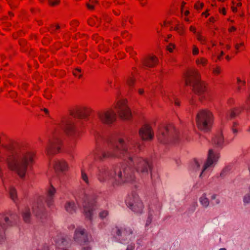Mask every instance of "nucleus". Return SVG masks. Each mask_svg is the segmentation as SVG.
<instances>
[{
    "instance_id": "obj_9",
    "label": "nucleus",
    "mask_w": 250,
    "mask_h": 250,
    "mask_svg": "<svg viewBox=\"0 0 250 250\" xmlns=\"http://www.w3.org/2000/svg\"><path fill=\"white\" fill-rule=\"evenodd\" d=\"M212 114L208 110H200L196 116V124L198 128L207 131L209 130L213 122Z\"/></svg>"
},
{
    "instance_id": "obj_63",
    "label": "nucleus",
    "mask_w": 250,
    "mask_h": 250,
    "mask_svg": "<svg viewBox=\"0 0 250 250\" xmlns=\"http://www.w3.org/2000/svg\"><path fill=\"white\" fill-rule=\"evenodd\" d=\"M189 13V12L188 11H186L185 12V15L186 16H188Z\"/></svg>"
},
{
    "instance_id": "obj_40",
    "label": "nucleus",
    "mask_w": 250,
    "mask_h": 250,
    "mask_svg": "<svg viewBox=\"0 0 250 250\" xmlns=\"http://www.w3.org/2000/svg\"><path fill=\"white\" fill-rule=\"evenodd\" d=\"M174 30L176 31L180 35H183L185 33V31L182 27H176L174 28Z\"/></svg>"
},
{
    "instance_id": "obj_55",
    "label": "nucleus",
    "mask_w": 250,
    "mask_h": 250,
    "mask_svg": "<svg viewBox=\"0 0 250 250\" xmlns=\"http://www.w3.org/2000/svg\"><path fill=\"white\" fill-rule=\"evenodd\" d=\"M236 28L234 26H232L231 27L229 28V32H232L236 30Z\"/></svg>"
},
{
    "instance_id": "obj_43",
    "label": "nucleus",
    "mask_w": 250,
    "mask_h": 250,
    "mask_svg": "<svg viewBox=\"0 0 250 250\" xmlns=\"http://www.w3.org/2000/svg\"><path fill=\"white\" fill-rule=\"evenodd\" d=\"M217 195L216 194H212L211 196L210 199L212 200H215V204L216 205H218V204H219L220 203V200L219 199L217 198Z\"/></svg>"
},
{
    "instance_id": "obj_33",
    "label": "nucleus",
    "mask_w": 250,
    "mask_h": 250,
    "mask_svg": "<svg viewBox=\"0 0 250 250\" xmlns=\"http://www.w3.org/2000/svg\"><path fill=\"white\" fill-rule=\"evenodd\" d=\"M97 3L96 0H90L88 3L86 4L87 7L90 9L92 10L94 8V5Z\"/></svg>"
},
{
    "instance_id": "obj_54",
    "label": "nucleus",
    "mask_w": 250,
    "mask_h": 250,
    "mask_svg": "<svg viewBox=\"0 0 250 250\" xmlns=\"http://www.w3.org/2000/svg\"><path fill=\"white\" fill-rule=\"evenodd\" d=\"M247 104L248 105V107L250 109V96L248 100L247 101Z\"/></svg>"
},
{
    "instance_id": "obj_50",
    "label": "nucleus",
    "mask_w": 250,
    "mask_h": 250,
    "mask_svg": "<svg viewBox=\"0 0 250 250\" xmlns=\"http://www.w3.org/2000/svg\"><path fill=\"white\" fill-rule=\"evenodd\" d=\"M224 54L223 51H221L220 54L217 56V60L215 61V62H216L217 60H220L222 56H223Z\"/></svg>"
},
{
    "instance_id": "obj_36",
    "label": "nucleus",
    "mask_w": 250,
    "mask_h": 250,
    "mask_svg": "<svg viewBox=\"0 0 250 250\" xmlns=\"http://www.w3.org/2000/svg\"><path fill=\"white\" fill-rule=\"evenodd\" d=\"M197 40L201 42V43L203 44H207V40L206 39L201 35L200 34H197Z\"/></svg>"
},
{
    "instance_id": "obj_46",
    "label": "nucleus",
    "mask_w": 250,
    "mask_h": 250,
    "mask_svg": "<svg viewBox=\"0 0 250 250\" xmlns=\"http://www.w3.org/2000/svg\"><path fill=\"white\" fill-rule=\"evenodd\" d=\"M92 250V247L89 245H85L84 246H83L81 250Z\"/></svg>"
},
{
    "instance_id": "obj_39",
    "label": "nucleus",
    "mask_w": 250,
    "mask_h": 250,
    "mask_svg": "<svg viewBox=\"0 0 250 250\" xmlns=\"http://www.w3.org/2000/svg\"><path fill=\"white\" fill-rule=\"evenodd\" d=\"M244 46V43L243 42L240 43H236L235 44V48L237 51H239L242 50Z\"/></svg>"
},
{
    "instance_id": "obj_24",
    "label": "nucleus",
    "mask_w": 250,
    "mask_h": 250,
    "mask_svg": "<svg viewBox=\"0 0 250 250\" xmlns=\"http://www.w3.org/2000/svg\"><path fill=\"white\" fill-rule=\"evenodd\" d=\"M22 215L24 222L26 223L30 222L31 215L30 209L29 207H26L24 208L22 212Z\"/></svg>"
},
{
    "instance_id": "obj_8",
    "label": "nucleus",
    "mask_w": 250,
    "mask_h": 250,
    "mask_svg": "<svg viewBox=\"0 0 250 250\" xmlns=\"http://www.w3.org/2000/svg\"><path fill=\"white\" fill-rule=\"evenodd\" d=\"M178 131L172 125H161L158 129L157 137L160 142L166 143L168 141H176L178 137Z\"/></svg>"
},
{
    "instance_id": "obj_38",
    "label": "nucleus",
    "mask_w": 250,
    "mask_h": 250,
    "mask_svg": "<svg viewBox=\"0 0 250 250\" xmlns=\"http://www.w3.org/2000/svg\"><path fill=\"white\" fill-rule=\"evenodd\" d=\"M230 167H225L221 172L220 176L224 177L227 173L230 170Z\"/></svg>"
},
{
    "instance_id": "obj_29",
    "label": "nucleus",
    "mask_w": 250,
    "mask_h": 250,
    "mask_svg": "<svg viewBox=\"0 0 250 250\" xmlns=\"http://www.w3.org/2000/svg\"><path fill=\"white\" fill-rule=\"evenodd\" d=\"M243 202L245 205L250 204V191L246 193L243 197Z\"/></svg>"
},
{
    "instance_id": "obj_61",
    "label": "nucleus",
    "mask_w": 250,
    "mask_h": 250,
    "mask_svg": "<svg viewBox=\"0 0 250 250\" xmlns=\"http://www.w3.org/2000/svg\"><path fill=\"white\" fill-rule=\"evenodd\" d=\"M207 12H208V11H206L205 12H203L202 13V15H205L206 17H207L209 15V14L208 13H207Z\"/></svg>"
},
{
    "instance_id": "obj_13",
    "label": "nucleus",
    "mask_w": 250,
    "mask_h": 250,
    "mask_svg": "<svg viewBox=\"0 0 250 250\" xmlns=\"http://www.w3.org/2000/svg\"><path fill=\"white\" fill-rule=\"evenodd\" d=\"M116 114L112 109L98 112L97 118L103 124L111 125L116 120Z\"/></svg>"
},
{
    "instance_id": "obj_12",
    "label": "nucleus",
    "mask_w": 250,
    "mask_h": 250,
    "mask_svg": "<svg viewBox=\"0 0 250 250\" xmlns=\"http://www.w3.org/2000/svg\"><path fill=\"white\" fill-rule=\"evenodd\" d=\"M125 202L127 206L134 212L138 213L142 212L144 206L136 193H132L128 195Z\"/></svg>"
},
{
    "instance_id": "obj_17",
    "label": "nucleus",
    "mask_w": 250,
    "mask_h": 250,
    "mask_svg": "<svg viewBox=\"0 0 250 250\" xmlns=\"http://www.w3.org/2000/svg\"><path fill=\"white\" fill-rule=\"evenodd\" d=\"M74 238L75 240L80 244L85 243L88 240L85 230L81 228L76 229Z\"/></svg>"
},
{
    "instance_id": "obj_31",
    "label": "nucleus",
    "mask_w": 250,
    "mask_h": 250,
    "mask_svg": "<svg viewBox=\"0 0 250 250\" xmlns=\"http://www.w3.org/2000/svg\"><path fill=\"white\" fill-rule=\"evenodd\" d=\"M246 83L245 81H242L240 78H237V89L239 91L242 88V86L244 85Z\"/></svg>"
},
{
    "instance_id": "obj_11",
    "label": "nucleus",
    "mask_w": 250,
    "mask_h": 250,
    "mask_svg": "<svg viewBox=\"0 0 250 250\" xmlns=\"http://www.w3.org/2000/svg\"><path fill=\"white\" fill-rule=\"evenodd\" d=\"M220 155L219 152L215 150L209 149L208 153V158L205 163L200 177L203 176L207 172L210 171L216 164Z\"/></svg>"
},
{
    "instance_id": "obj_60",
    "label": "nucleus",
    "mask_w": 250,
    "mask_h": 250,
    "mask_svg": "<svg viewBox=\"0 0 250 250\" xmlns=\"http://www.w3.org/2000/svg\"><path fill=\"white\" fill-rule=\"evenodd\" d=\"M53 30H58L60 28V26L57 25H56L54 27H53Z\"/></svg>"
},
{
    "instance_id": "obj_25",
    "label": "nucleus",
    "mask_w": 250,
    "mask_h": 250,
    "mask_svg": "<svg viewBox=\"0 0 250 250\" xmlns=\"http://www.w3.org/2000/svg\"><path fill=\"white\" fill-rule=\"evenodd\" d=\"M199 202L202 206L207 208L209 205V199L207 198V195L206 193H203L199 199Z\"/></svg>"
},
{
    "instance_id": "obj_1",
    "label": "nucleus",
    "mask_w": 250,
    "mask_h": 250,
    "mask_svg": "<svg viewBox=\"0 0 250 250\" xmlns=\"http://www.w3.org/2000/svg\"><path fill=\"white\" fill-rule=\"evenodd\" d=\"M103 139L108 147L95 152V161L119 158L124 160L127 166L117 167L113 170L105 166L98 167L96 175L100 182L110 180L115 187L134 181L136 178V174L141 177L148 175L152 168V163L147 158L139 154L142 149L140 144L128 137L122 138L116 135L106 136Z\"/></svg>"
},
{
    "instance_id": "obj_16",
    "label": "nucleus",
    "mask_w": 250,
    "mask_h": 250,
    "mask_svg": "<svg viewBox=\"0 0 250 250\" xmlns=\"http://www.w3.org/2000/svg\"><path fill=\"white\" fill-rule=\"evenodd\" d=\"M139 135L143 140H151L154 137V133L149 125H145L140 128Z\"/></svg>"
},
{
    "instance_id": "obj_26",
    "label": "nucleus",
    "mask_w": 250,
    "mask_h": 250,
    "mask_svg": "<svg viewBox=\"0 0 250 250\" xmlns=\"http://www.w3.org/2000/svg\"><path fill=\"white\" fill-rule=\"evenodd\" d=\"M195 62L198 66L205 67L208 63V60L204 57H199L196 59Z\"/></svg>"
},
{
    "instance_id": "obj_41",
    "label": "nucleus",
    "mask_w": 250,
    "mask_h": 250,
    "mask_svg": "<svg viewBox=\"0 0 250 250\" xmlns=\"http://www.w3.org/2000/svg\"><path fill=\"white\" fill-rule=\"evenodd\" d=\"M199 53V49L197 47V46L195 45H193V48H192V54L194 56L197 55Z\"/></svg>"
},
{
    "instance_id": "obj_5",
    "label": "nucleus",
    "mask_w": 250,
    "mask_h": 250,
    "mask_svg": "<svg viewBox=\"0 0 250 250\" xmlns=\"http://www.w3.org/2000/svg\"><path fill=\"white\" fill-rule=\"evenodd\" d=\"M55 192V188L52 186H50L47 189L45 196L44 197H39L33 204L32 207L33 213L38 219L42 220L46 218L47 213L44 202H45L48 206H51L54 201V196Z\"/></svg>"
},
{
    "instance_id": "obj_47",
    "label": "nucleus",
    "mask_w": 250,
    "mask_h": 250,
    "mask_svg": "<svg viewBox=\"0 0 250 250\" xmlns=\"http://www.w3.org/2000/svg\"><path fill=\"white\" fill-rule=\"evenodd\" d=\"M200 163L196 160H194V167L196 169H198L200 168Z\"/></svg>"
},
{
    "instance_id": "obj_35",
    "label": "nucleus",
    "mask_w": 250,
    "mask_h": 250,
    "mask_svg": "<svg viewBox=\"0 0 250 250\" xmlns=\"http://www.w3.org/2000/svg\"><path fill=\"white\" fill-rule=\"evenodd\" d=\"M108 215V212L107 210H102L99 212V216L100 218L102 219H104L106 218V217Z\"/></svg>"
},
{
    "instance_id": "obj_51",
    "label": "nucleus",
    "mask_w": 250,
    "mask_h": 250,
    "mask_svg": "<svg viewBox=\"0 0 250 250\" xmlns=\"http://www.w3.org/2000/svg\"><path fill=\"white\" fill-rule=\"evenodd\" d=\"M189 30L190 31L193 32V33H196V28L193 26H191L189 28Z\"/></svg>"
},
{
    "instance_id": "obj_23",
    "label": "nucleus",
    "mask_w": 250,
    "mask_h": 250,
    "mask_svg": "<svg viewBox=\"0 0 250 250\" xmlns=\"http://www.w3.org/2000/svg\"><path fill=\"white\" fill-rule=\"evenodd\" d=\"M242 110L241 108H235L231 110L226 114V118L227 119H232L238 115Z\"/></svg>"
},
{
    "instance_id": "obj_14",
    "label": "nucleus",
    "mask_w": 250,
    "mask_h": 250,
    "mask_svg": "<svg viewBox=\"0 0 250 250\" xmlns=\"http://www.w3.org/2000/svg\"><path fill=\"white\" fill-rule=\"evenodd\" d=\"M126 103V100H120L117 102L115 107L119 116L124 120H129L131 117L130 110Z\"/></svg>"
},
{
    "instance_id": "obj_6",
    "label": "nucleus",
    "mask_w": 250,
    "mask_h": 250,
    "mask_svg": "<svg viewBox=\"0 0 250 250\" xmlns=\"http://www.w3.org/2000/svg\"><path fill=\"white\" fill-rule=\"evenodd\" d=\"M185 83L192 87L194 92L200 96L201 100L205 99L208 96L204 83L200 79V75L196 69L189 70L186 76Z\"/></svg>"
},
{
    "instance_id": "obj_62",
    "label": "nucleus",
    "mask_w": 250,
    "mask_h": 250,
    "mask_svg": "<svg viewBox=\"0 0 250 250\" xmlns=\"http://www.w3.org/2000/svg\"><path fill=\"white\" fill-rule=\"evenodd\" d=\"M226 47L227 49L229 50L230 49L231 46H230V45L228 44L226 45Z\"/></svg>"
},
{
    "instance_id": "obj_59",
    "label": "nucleus",
    "mask_w": 250,
    "mask_h": 250,
    "mask_svg": "<svg viewBox=\"0 0 250 250\" xmlns=\"http://www.w3.org/2000/svg\"><path fill=\"white\" fill-rule=\"evenodd\" d=\"M43 111H44V112L46 115L48 114V113H49V111H48V109H46V108H43Z\"/></svg>"
},
{
    "instance_id": "obj_58",
    "label": "nucleus",
    "mask_w": 250,
    "mask_h": 250,
    "mask_svg": "<svg viewBox=\"0 0 250 250\" xmlns=\"http://www.w3.org/2000/svg\"><path fill=\"white\" fill-rule=\"evenodd\" d=\"M138 93L140 95H142L144 93V90L143 89H139L138 90Z\"/></svg>"
},
{
    "instance_id": "obj_20",
    "label": "nucleus",
    "mask_w": 250,
    "mask_h": 250,
    "mask_svg": "<svg viewBox=\"0 0 250 250\" xmlns=\"http://www.w3.org/2000/svg\"><path fill=\"white\" fill-rule=\"evenodd\" d=\"M162 96L164 100H168L171 102L174 101L176 105L179 106L180 105L179 103L178 102L177 99L171 92H164V93H162Z\"/></svg>"
},
{
    "instance_id": "obj_37",
    "label": "nucleus",
    "mask_w": 250,
    "mask_h": 250,
    "mask_svg": "<svg viewBox=\"0 0 250 250\" xmlns=\"http://www.w3.org/2000/svg\"><path fill=\"white\" fill-rule=\"evenodd\" d=\"M134 82V80L132 76H128L126 80V83L129 86H131L133 84Z\"/></svg>"
},
{
    "instance_id": "obj_22",
    "label": "nucleus",
    "mask_w": 250,
    "mask_h": 250,
    "mask_svg": "<svg viewBox=\"0 0 250 250\" xmlns=\"http://www.w3.org/2000/svg\"><path fill=\"white\" fill-rule=\"evenodd\" d=\"M214 145L219 147H222L224 144V139L221 133H219L213 139Z\"/></svg>"
},
{
    "instance_id": "obj_18",
    "label": "nucleus",
    "mask_w": 250,
    "mask_h": 250,
    "mask_svg": "<svg viewBox=\"0 0 250 250\" xmlns=\"http://www.w3.org/2000/svg\"><path fill=\"white\" fill-rule=\"evenodd\" d=\"M143 66L145 67H153L158 63V59L154 56H149L142 61Z\"/></svg>"
},
{
    "instance_id": "obj_27",
    "label": "nucleus",
    "mask_w": 250,
    "mask_h": 250,
    "mask_svg": "<svg viewBox=\"0 0 250 250\" xmlns=\"http://www.w3.org/2000/svg\"><path fill=\"white\" fill-rule=\"evenodd\" d=\"M81 179L86 185L89 186L90 185V180L83 169H81Z\"/></svg>"
},
{
    "instance_id": "obj_64",
    "label": "nucleus",
    "mask_w": 250,
    "mask_h": 250,
    "mask_svg": "<svg viewBox=\"0 0 250 250\" xmlns=\"http://www.w3.org/2000/svg\"><path fill=\"white\" fill-rule=\"evenodd\" d=\"M226 59L228 60V61H229L230 60V57H229V56L227 55L226 57Z\"/></svg>"
},
{
    "instance_id": "obj_2",
    "label": "nucleus",
    "mask_w": 250,
    "mask_h": 250,
    "mask_svg": "<svg viewBox=\"0 0 250 250\" xmlns=\"http://www.w3.org/2000/svg\"><path fill=\"white\" fill-rule=\"evenodd\" d=\"M4 158L9 169L24 177L27 167L33 162L34 153L23 146L8 145L4 146Z\"/></svg>"
},
{
    "instance_id": "obj_28",
    "label": "nucleus",
    "mask_w": 250,
    "mask_h": 250,
    "mask_svg": "<svg viewBox=\"0 0 250 250\" xmlns=\"http://www.w3.org/2000/svg\"><path fill=\"white\" fill-rule=\"evenodd\" d=\"M9 195L13 201L16 203L17 200V191L13 187H11L9 188Z\"/></svg>"
},
{
    "instance_id": "obj_21",
    "label": "nucleus",
    "mask_w": 250,
    "mask_h": 250,
    "mask_svg": "<svg viewBox=\"0 0 250 250\" xmlns=\"http://www.w3.org/2000/svg\"><path fill=\"white\" fill-rule=\"evenodd\" d=\"M64 208L67 212L73 214L76 212L77 206L73 201H68L66 202Z\"/></svg>"
},
{
    "instance_id": "obj_53",
    "label": "nucleus",
    "mask_w": 250,
    "mask_h": 250,
    "mask_svg": "<svg viewBox=\"0 0 250 250\" xmlns=\"http://www.w3.org/2000/svg\"><path fill=\"white\" fill-rule=\"evenodd\" d=\"M220 12L222 13L224 15H226V11L224 8H222V9H220Z\"/></svg>"
},
{
    "instance_id": "obj_7",
    "label": "nucleus",
    "mask_w": 250,
    "mask_h": 250,
    "mask_svg": "<svg viewBox=\"0 0 250 250\" xmlns=\"http://www.w3.org/2000/svg\"><path fill=\"white\" fill-rule=\"evenodd\" d=\"M19 218L17 214L11 211L0 213V245L3 244L6 240V230L15 225Z\"/></svg>"
},
{
    "instance_id": "obj_52",
    "label": "nucleus",
    "mask_w": 250,
    "mask_h": 250,
    "mask_svg": "<svg viewBox=\"0 0 250 250\" xmlns=\"http://www.w3.org/2000/svg\"><path fill=\"white\" fill-rule=\"evenodd\" d=\"M173 45H171L170 46H168V48H167V50L170 52H172V50H173Z\"/></svg>"
},
{
    "instance_id": "obj_3",
    "label": "nucleus",
    "mask_w": 250,
    "mask_h": 250,
    "mask_svg": "<svg viewBox=\"0 0 250 250\" xmlns=\"http://www.w3.org/2000/svg\"><path fill=\"white\" fill-rule=\"evenodd\" d=\"M92 110L86 106L82 107L75 111L62 118L57 122L55 125V132L60 133L65 132L67 135L74 137L77 136L76 127L79 126V123L84 125V121H86L87 117L92 113Z\"/></svg>"
},
{
    "instance_id": "obj_42",
    "label": "nucleus",
    "mask_w": 250,
    "mask_h": 250,
    "mask_svg": "<svg viewBox=\"0 0 250 250\" xmlns=\"http://www.w3.org/2000/svg\"><path fill=\"white\" fill-rule=\"evenodd\" d=\"M48 3L51 6H55L58 4L60 0H47Z\"/></svg>"
},
{
    "instance_id": "obj_32",
    "label": "nucleus",
    "mask_w": 250,
    "mask_h": 250,
    "mask_svg": "<svg viewBox=\"0 0 250 250\" xmlns=\"http://www.w3.org/2000/svg\"><path fill=\"white\" fill-rule=\"evenodd\" d=\"M212 73L214 75H218L221 73V67L218 65H215L212 68Z\"/></svg>"
},
{
    "instance_id": "obj_45",
    "label": "nucleus",
    "mask_w": 250,
    "mask_h": 250,
    "mask_svg": "<svg viewBox=\"0 0 250 250\" xmlns=\"http://www.w3.org/2000/svg\"><path fill=\"white\" fill-rule=\"evenodd\" d=\"M96 20L97 21H98V20L97 19H95V18L91 19L89 20L88 21V24L91 26L96 24V22H95Z\"/></svg>"
},
{
    "instance_id": "obj_4",
    "label": "nucleus",
    "mask_w": 250,
    "mask_h": 250,
    "mask_svg": "<svg viewBox=\"0 0 250 250\" xmlns=\"http://www.w3.org/2000/svg\"><path fill=\"white\" fill-rule=\"evenodd\" d=\"M58 133L55 132L48 140L45 146V153L49 159L59 153L62 146V141L58 136ZM49 166L53 167L56 171L63 172L68 169V165L63 160H49Z\"/></svg>"
},
{
    "instance_id": "obj_15",
    "label": "nucleus",
    "mask_w": 250,
    "mask_h": 250,
    "mask_svg": "<svg viewBox=\"0 0 250 250\" xmlns=\"http://www.w3.org/2000/svg\"><path fill=\"white\" fill-rule=\"evenodd\" d=\"M115 236L122 243L125 244L134 239L132 235L133 231L129 228L119 229L116 228L115 229Z\"/></svg>"
},
{
    "instance_id": "obj_34",
    "label": "nucleus",
    "mask_w": 250,
    "mask_h": 250,
    "mask_svg": "<svg viewBox=\"0 0 250 250\" xmlns=\"http://www.w3.org/2000/svg\"><path fill=\"white\" fill-rule=\"evenodd\" d=\"M73 75L76 77H78L79 78H81L82 76V70L81 69L79 68H76L73 71Z\"/></svg>"
},
{
    "instance_id": "obj_44",
    "label": "nucleus",
    "mask_w": 250,
    "mask_h": 250,
    "mask_svg": "<svg viewBox=\"0 0 250 250\" xmlns=\"http://www.w3.org/2000/svg\"><path fill=\"white\" fill-rule=\"evenodd\" d=\"M204 6V3H201L200 2H197L195 4L194 7L197 10H199L202 9Z\"/></svg>"
},
{
    "instance_id": "obj_19",
    "label": "nucleus",
    "mask_w": 250,
    "mask_h": 250,
    "mask_svg": "<svg viewBox=\"0 0 250 250\" xmlns=\"http://www.w3.org/2000/svg\"><path fill=\"white\" fill-rule=\"evenodd\" d=\"M160 206L158 208H153V207L149 208L148 217L146 221V226H148L151 223L153 216H155L158 217L159 216L160 214Z\"/></svg>"
},
{
    "instance_id": "obj_30",
    "label": "nucleus",
    "mask_w": 250,
    "mask_h": 250,
    "mask_svg": "<svg viewBox=\"0 0 250 250\" xmlns=\"http://www.w3.org/2000/svg\"><path fill=\"white\" fill-rule=\"evenodd\" d=\"M239 130V125L236 122H234L232 126V131L233 134L236 135Z\"/></svg>"
},
{
    "instance_id": "obj_57",
    "label": "nucleus",
    "mask_w": 250,
    "mask_h": 250,
    "mask_svg": "<svg viewBox=\"0 0 250 250\" xmlns=\"http://www.w3.org/2000/svg\"><path fill=\"white\" fill-rule=\"evenodd\" d=\"M235 4V6L237 7H240L242 5V3L241 2H238L237 3H234Z\"/></svg>"
},
{
    "instance_id": "obj_48",
    "label": "nucleus",
    "mask_w": 250,
    "mask_h": 250,
    "mask_svg": "<svg viewBox=\"0 0 250 250\" xmlns=\"http://www.w3.org/2000/svg\"><path fill=\"white\" fill-rule=\"evenodd\" d=\"M134 248H135L134 244H130L127 246L126 250H133Z\"/></svg>"
},
{
    "instance_id": "obj_56",
    "label": "nucleus",
    "mask_w": 250,
    "mask_h": 250,
    "mask_svg": "<svg viewBox=\"0 0 250 250\" xmlns=\"http://www.w3.org/2000/svg\"><path fill=\"white\" fill-rule=\"evenodd\" d=\"M209 21L210 22H214L215 21V19L214 17H210L209 19Z\"/></svg>"
},
{
    "instance_id": "obj_49",
    "label": "nucleus",
    "mask_w": 250,
    "mask_h": 250,
    "mask_svg": "<svg viewBox=\"0 0 250 250\" xmlns=\"http://www.w3.org/2000/svg\"><path fill=\"white\" fill-rule=\"evenodd\" d=\"M232 3H233V5L231 7L232 10L233 12H236L237 11V7L235 6V4L234 3V2H233Z\"/></svg>"
},
{
    "instance_id": "obj_10",
    "label": "nucleus",
    "mask_w": 250,
    "mask_h": 250,
    "mask_svg": "<svg viewBox=\"0 0 250 250\" xmlns=\"http://www.w3.org/2000/svg\"><path fill=\"white\" fill-rule=\"evenodd\" d=\"M76 201L79 207L83 206V212L85 217L91 220L93 214V211L95 209V202L90 200L89 198L84 194L79 195L76 199Z\"/></svg>"
}]
</instances>
